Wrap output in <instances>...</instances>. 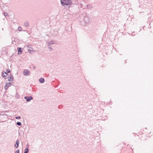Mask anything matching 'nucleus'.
<instances>
[{"label":"nucleus","mask_w":153,"mask_h":153,"mask_svg":"<svg viewBox=\"0 0 153 153\" xmlns=\"http://www.w3.org/2000/svg\"><path fill=\"white\" fill-rule=\"evenodd\" d=\"M24 98L26 99V101L27 102H29L33 99V98L31 96L29 97L25 96L24 97Z\"/></svg>","instance_id":"nucleus-1"},{"label":"nucleus","mask_w":153,"mask_h":153,"mask_svg":"<svg viewBox=\"0 0 153 153\" xmlns=\"http://www.w3.org/2000/svg\"><path fill=\"white\" fill-rule=\"evenodd\" d=\"M23 74L25 76H28L30 74V72L28 70H25L24 71Z\"/></svg>","instance_id":"nucleus-2"},{"label":"nucleus","mask_w":153,"mask_h":153,"mask_svg":"<svg viewBox=\"0 0 153 153\" xmlns=\"http://www.w3.org/2000/svg\"><path fill=\"white\" fill-rule=\"evenodd\" d=\"M13 77L12 75L10 74L8 75V80L10 82H11L13 80V78H12V77Z\"/></svg>","instance_id":"nucleus-3"},{"label":"nucleus","mask_w":153,"mask_h":153,"mask_svg":"<svg viewBox=\"0 0 153 153\" xmlns=\"http://www.w3.org/2000/svg\"><path fill=\"white\" fill-rule=\"evenodd\" d=\"M19 140H17L16 141V144H15V146L16 148H18V147H19Z\"/></svg>","instance_id":"nucleus-4"},{"label":"nucleus","mask_w":153,"mask_h":153,"mask_svg":"<svg viewBox=\"0 0 153 153\" xmlns=\"http://www.w3.org/2000/svg\"><path fill=\"white\" fill-rule=\"evenodd\" d=\"M17 50L18 52V53L20 54H21L22 52V48L19 47H18L17 48Z\"/></svg>","instance_id":"nucleus-5"},{"label":"nucleus","mask_w":153,"mask_h":153,"mask_svg":"<svg viewBox=\"0 0 153 153\" xmlns=\"http://www.w3.org/2000/svg\"><path fill=\"white\" fill-rule=\"evenodd\" d=\"M55 44V41L53 40L51 41L48 43V46H50L51 45Z\"/></svg>","instance_id":"nucleus-6"},{"label":"nucleus","mask_w":153,"mask_h":153,"mask_svg":"<svg viewBox=\"0 0 153 153\" xmlns=\"http://www.w3.org/2000/svg\"><path fill=\"white\" fill-rule=\"evenodd\" d=\"M7 75V73L6 72H5L4 73H2V76L5 79Z\"/></svg>","instance_id":"nucleus-7"},{"label":"nucleus","mask_w":153,"mask_h":153,"mask_svg":"<svg viewBox=\"0 0 153 153\" xmlns=\"http://www.w3.org/2000/svg\"><path fill=\"white\" fill-rule=\"evenodd\" d=\"M45 79L43 78H41L39 79V82L41 83H43L45 82Z\"/></svg>","instance_id":"nucleus-8"},{"label":"nucleus","mask_w":153,"mask_h":153,"mask_svg":"<svg viewBox=\"0 0 153 153\" xmlns=\"http://www.w3.org/2000/svg\"><path fill=\"white\" fill-rule=\"evenodd\" d=\"M24 25L26 27H27L29 26V23L27 22H25Z\"/></svg>","instance_id":"nucleus-9"},{"label":"nucleus","mask_w":153,"mask_h":153,"mask_svg":"<svg viewBox=\"0 0 153 153\" xmlns=\"http://www.w3.org/2000/svg\"><path fill=\"white\" fill-rule=\"evenodd\" d=\"M88 17H85L84 19V21L86 22V23H87L88 22V21H87V20H88Z\"/></svg>","instance_id":"nucleus-10"},{"label":"nucleus","mask_w":153,"mask_h":153,"mask_svg":"<svg viewBox=\"0 0 153 153\" xmlns=\"http://www.w3.org/2000/svg\"><path fill=\"white\" fill-rule=\"evenodd\" d=\"M28 152H29V149L27 148L26 149H25V151L24 153H28Z\"/></svg>","instance_id":"nucleus-11"},{"label":"nucleus","mask_w":153,"mask_h":153,"mask_svg":"<svg viewBox=\"0 0 153 153\" xmlns=\"http://www.w3.org/2000/svg\"><path fill=\"white\" fill-rule=\"evenodd\" d=\"M16 124L19 126H20L22 125V123L20 122H18L16 123Z\"/></svg>","instance_id":"nucleus-12"},{"label":"nucleus","mask_w":153,"mask_h":153,"mask_svg":"<svg viewBox=\"0 0 153 153\" xmlns=\"http://www.w3.org/2000/svg\"><path fill=\"white\" fill-rule=\"evenodd\" d=\"M7 73H9L10 72V69H7L6 70Z\"/></svg>","instance_id":"nucleus-13"},{"label":"nucleus","mask_w":153,"mask_h":153,"mask_svg":"<svg viewBox=\"0 0 153 153\" xmlns=\"http://www.w3.org/2000/svg\"><path fill=\"white\" fill-rule=\"evenodd\" d=\"M8 87L7 85H6L4 86V88H5V89H6V90L7 89H8Z\"/></svg>","instance_id":"nucleus-14"},{"label":"nucleus","mask_w":153,"mask_h":153,"mask_svg":"<svg viewBox=\"0 0 153 153\" xmlns=\"http://www.w3.org/2000/svg\"><path fill=\"white\" fill-rule=\"evenodd\" d=\"M11 83L10 82H9L8 83H6L7 85H8V87H9Z\"/></svg>","instance_id":"nucleus-15"},{"label":"nucleus","mask_w":153,"mask_h":153,"mask_svg":"<svg viewBox=\"0 0 153 153\" xmlns=\"http://www.w3.org/2000/svg\"><path fill=\"white\" fill-rule=\"evenodd\" d=\"M91 7V5H87V7L88 8V9H89Z\"/></svg>","instance_id":"nucleus-16"},{"label":"nucleus","mask_w":153,"mask_h":153,"mask_svg":"<svg viewBox=\"0 0 153 153\" xmlns=\"http://www.w3.org/2000/svg\"><path fill=\"white\" fill-rule=\"evenodd\" d=\"M15 118L16 119H18L21 118V117L20 116H18L16 117Z\"/></svg>","instance_id":"nucleus-17"},{"label":"nucleus","mask_w":153,"mask_h":153,"mask_svg":"<svg viewBox=\"0 0 153 153\" xmlns=\"http://www.w3.org/2000/svg\"><path fill=\"white\" fill-rule=\"evenodd\" d=\"M19 149H17L15 152V153H19Z\"/></svg>","instance_id":"nucleus-18"},{"label":"nucleus","mask_w":153,"mask_h":153,"mask_svg":"<svg viewBox=\"0 0 153 153\" xmlns=\"http://www.w3.org/2000/svg\"><path fill=\"white\" fill-rule=\"evenodd\" d=\"M22 29L21 27H19L18 30L19 31H21L22 30Z\"/></svg>","instance_id":"nucleus-19"},{"label":"nucleus","mask_w":153,"mask_h":153,"mask_svg":"<svg viewBox=\"0 0 153 153\" xmlns=\"http://www.w3.org/2000/svg\"><path fill=\"white\" fill-rule=\"evenodd\" d=\"M4 14L5 16H6L7 15V13L6 12H4Z\"/></svg>","instance_id":"nucleus-20"},{"label":"nucleus","mask_w":153,"mask_h":153,"mask_svg":"<svg viewBox=\"0 0 153 153\" xmlns=\"http://www.w3.org/2000/svg\"><path fill=\"white\" fill-rule=\"evenodd\" d=\"M48 47L49 49H50L51 50H52V48L51 47H50V46H48Z\"/></svg>","instance_id":"nucleus-21"},{"label":"nucleus","mask_w":153,"mask_h":153,"mask_svg":"<svg viewBox=\"0 0 153 153\" xmlns=\"http://www.w3.org/2000/svg\"><path fill=\"white\" fill-rule=\"evenodd\" d=\"M7 115V114H4H4H2V115H3V116H5V115Z\"/></svg>","instance_id":"nucleus-22"},{"label":"nucleus","mask_w":153,"mask_h":153,"mask_svg":"<svg viewBox=\"0 0 153 153\" xmlns=\"http://www.w3.org/2000/svg\"><path fill=\"white\" fill-rule=\"evenodd\" d=\"M33 68L35 69L36 68V66H34L33 67Z\"/></svg>","instance_id":"nucleus-23"},{"label":"nucleus","mask_w":153,"mask_h":153,"mask_svg":"<svg viewBox=\"0 0 153 153\" xmlns=\"http://www.w3.org/2000/svg\"><path fill=\"white\" fill-rule=\"evenodd\" d=\"M2 114L1 113V112H0V115H2Z\"/></svg>","instance_id":"nucleus-24"},{"label":"nucleus","mask_w":153,"mask_h":153,"mask_svg":"<svg viewBox=\"0 0 153 153\" xmlns=\"http://www.w3.org/2000/svg\"><path fill=\"white\" fill-rule=\"evenodd\" d=\"M2 30H3V28H2Z\"/></svg>","instance_id":"nucleus-25"}]
</instances>
